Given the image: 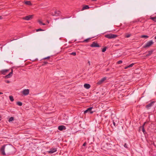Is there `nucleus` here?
Returning <instances> with one entry per match:
<instances>
[{"instance_id":"obj_6","label":"nucleus","mask_w":156,"mask_h":156,"mask_svg":"<svg viewBox=\"0 0 156 156\" xmlns=\"http://www.w3.org/2000/svg\"><path fill=\"white\" fill-rule=\"evenodd\" d=\"M29 90L28 89H25L22 91V93L24 95H27L29 93Z\"/></svg>"},{"instance_id":"obj_43","label":"nucleus","mask_w":156,"mask_h":156,"mask_svg":"<svg viewBox=\"0 0 156 156\" xmlns=\"http://www.w3.org/2000/svg\"><path fill=\"white\" fill-rule=\"evenodd\" d=\"M154 38L156 39V36Z\"/></svg>"},{"instance_id":"obj_31","label":"nucleus","mask_w":156,"mask_h":156,"mask_svg":"<svg viewBox=\"0 0 156 156\" xmlns=\"http://www.w3.org/2000/svg\"><path fill=\"white\" fill-rule=\"evenodd\" d=\"M134 65V63H132L130 65H129V66H128V67H129V68L133 66Z\"/></svg>"},{"instance_id":"obj_21","label":"nucleus","mask_w":156,"mask_h":156,"mask_svg":"<svg viewBox=\"0 0 156 156\" xmlns=\"http://www.w3.org/2000/svg\"><path fill=\"white\" fill-rule=\"evenodd\" d=\"M91 39V38H89L87 39H86L84 40L83 42H89V41Z\"/></svg>"},{"instance_id":"obj_5","label":"nucleus","mask_w":156,"mask_h":156,"mask_svg":"<svg viewBox=\"0 0 156 156\" xmlns=\"http://www.w3.org/2000/svg\"><path fill=\"white\" fill-rule=\"evenodd\" d=\"M107 78L106 77H104L102 78L101 80H99L97 83V84L98 85H100L102 83L105 81Z\"/></svg>"},{"instance_id":"obj_26","label":"nucleus","mask_w":156,"mask_h":156,"mask_svg":"<svg viewBox=\"0 0 156 156\" xmlns=\"http://www.w3.org/2000/svg\"><path fill=\"white\" fill-rule=\"evenodd\" d=\"M14 120V118L13 117H10L9 119V122H12L13 120Z\"/></svg>"},{"instance_id":"obj_25","label":"nucleus","mask_w":156,"mask_h":156,"mask_svg":"<svg viewBox=\"0 0 156 156\" xmlns=\"http://www.w3.org/2000/svg\"><path fill=\"white\" fill-rule=\"evenodd\" d=\"M17 104L19 106H21L23 104L21 102L18 101L17 102Z\"/></svg>"},{"instance_id":"obj_42","label":"nucleus","mask_w":156,"mask_h":156,"mask_svg":"<svg viewBox=\"0 0 156 156\" xmlns=\"http://www.w3.org/2000/svg\"><path fill=\"white\" fill-rule=\"evenodd\" d=\"M3 94V93L1 92H0V94Z\"/></svg>"},{"instance_id":"obj_17","label":"nucleus","mask_w":156,"mask_h":156,"mask_svg":"<svg viewBox=\"0 0 156 156\" xmlns=\"http://www.w3.org/2000/svg\"><path fill=\"white\" fill-rule=\"evenodd\" d=\"M116 119L117 120V121L116 120L115 121V120H113V124L115 126H117V123L118 122H119V120L118 119Z\"/></svg>"},{"instance_id":"obj_29","label":"nucleus","mask_w":156,"mask_h":156,"mask_svg":"<svg viewBox=\"0 0 156 156\" xmlns=\"http://www.w3.org/2000/svg\"><path fill=\"white\" fill-rule=\"evenodd\" d=\"M43 30H43L41 29V28L38 29H37L36 30V31L37 32L39 31H43Z\"/></svg>"},{"instance_id":"obj_7","label":"nucleus","mask_w":156,"mask_h":156,"mask_svg":"<svg viewBox=\"0 0 156 156\" xmlns=\"http://www.w3.org/2000/svg\"><path fill=\"white\" fill-rule=\"evenodd\" d=\"M33 16V15H28L23 17V19L25 20H29L32 19Z\"/></svg>"},{"instance_id":"obj_45","label":"nucleus","mask_w":156,"mask_h":156,"mask_svg":"<svg viewBox=\"0 0 156 156\" xmlns=\"http://www.w3.org/2000/svg\"><path fill=\"white\" fill-rule=\"evenodd\" d=\"M1 120V119H0V121Z\"/></svg>"},{"instance_id":"obj_34","label":"nucleus","mask_w":156,"mask_h":156,"mask_svg":"<svg viewBox=\"0 0 156 156\" xmlns=\"http://www.w3.org/2000/svg\"><path fill=\"white\" fill-rule=\"evenodd\" d=\"M106 48H104L102 49V52H104L106 51Z\"/></svg>"},{"instance_id":"obj_13","label":"nucleus","mask_w":156,"mask_h":156,"mask_svg":"<svg viewBox=\"0 0 156 156\" xmlns=\"http://www.w3.org/2000/svg\"><path fill=\"white\" fill-rule=\"evenodd\" d=\"M13 74V70L12 69L11 72H10L8 75H6L5 76V78H8L11 77Z\"/></svg>"},{"instance_id":"obj_38","label":"nucleus","mask_w":156,"mask_h":156,"mask_svg":"<svg viewBox=\"0 0 156 156\" xmlns=\"http://www.w3.org/2000/svg\"><path fill=\"white\" fill-rule=\"evenodd\" d=\"M6 83H10V81H9V80H6Z\"/></svg>"},{"instance_id":"obj_27","label":"nucleus","mask_w":156,"mask_h":156,"mask_svg":"<svg viewBox=\"0 0 156 156\" xmlns=\"http://www.w3.org/2000/svg\"><path fill=\"white\" fill-rule=\"evenodd\" d=\"M152 52V51H149L148 52V54L147 55V56H148L150 55H151Z\"/></svg>"},{"instance_id":"obj_37","label":"nucleus","mask_w":156,"mask_h":156,"mask_svg":"<svg viewBox=\"0 0 156 156\" xmlns=\"http://www.w3.org/2000/svg\"><path fill=\"white\" fill-rule=\"evenodd\" d=\"M86 144H87V143H86V142H85V143H84L83 144V146H85L86 145Z\"/></svg>"},{"instance_id":"obj_16","label":"nucleus","mask_w":156,"mask_h":156,"mask_svg":"<svg viewBox=\"0 0 156 156\" xmlns=\"http://www.w3.org/2000/svg\"><path fill=\"white\" fill-rule=\"evenodd\" d=\"M84 87L87 89H89L90 87V86L89 84L86 83L84 85Z\"/></svg>"},{"instance_id":"obj_15","label":"nucleus","mask_w":156,"mask_h":156,"mask_svg":"<svg viewBox=\"0 0 156 156\" xmlns=\"http://www.w3.org/2000/svg\"><path fill=\"white\" fill-rule=\"evenodd\" d=\"M90 8V7L88 5H83L82 9H81L82 11H83L85 9H87Z\"/></svg>"},{"instance_id":"obj_40","label":"nucleus","mask_w":156,"mask_h":156,"mask_svg":"<svg viewBox=\"0 0 156 156\" xmlns=\"http://www.w3.org/2000/svg\"><path fill=\"white\" fill-rule=\"evenodd\" d=\"M88 63H89V65H90V62L89 61H88Z\"/></svg>"},{"instance_id":"obj_35","label":"nucleus","mask_w":156,"mask_h":156,"mask_svg":"<svg viewBox=\"0 0 156 156\" xmlns=\"http://www.w3.org/2000/svg\"><path fill=\"white\" fill-rule=\"evenodd\" d=\"M124 146L125 147V148H127V144L126 143H125V144H124Z\"/></svg>"},{"instance_id":"obj_30","label":"nucleus","mask_w":156,"mask_h":156,"mask_svg":"<svg viewBox=\"0 0 156 156\" xmlns=\"http://www.w3.org/2000/svg\"><path fill=\"white\" fill-rule=\"evenodd\" d=\"M131 36V34H126V37L127 38Z\"/></svg>"},{"instance_id":"obj_23","label":"nucleus","mask_w":156,"mask_h":156,"mask_svg":"<svg viewBox=\"0 0 156 156\" xmlns=\"http://www.w3.org/2000/svg\"><path fill=\"white\" fill-rule=\"evenodd\" d=\"M38 22L39 24L41 25H45L44 23H43L42 21L40 20L38 21Z\"/></svg>"},{"instance_id":"obj_3","label":"nucleus","mask_w":156,"mask_h":156,"mask_svg":"<svg viewBox=\"0 0 156 156\" xmlns=\"http://www.w3.org/2000/svg\"><path fill=\"white\" fill-rule=\"evenodd\" d=\"M154 43L153 41L152 40L149 41L145 44L144 46V48H148L150 47L151 45Z\"/></svg>"},{"instance_id":"obj_1","label":"nucleus","mask_w":156,"mask_h":156,"mask_svg":"<svg viewBox=\"0 0 156 156\" xmlns=\"http://www.w3.org/2000/svg\"><path fill=\"white\" fill-rule=\"evenodd\" d=\"M12 147L11 146L7 145H4L0 149V152L1 154L3 156L6 155V154L5 152V149L6 151L9 152L11 150Z\"/></svg>"},{"instance_id":"obj_24","label":"nucleus","mask_w":156,"mask_h":156,"mask_svg":"<svg viewBox=\"0 0 156 156\" xmlns=\"http://www.w3.org/2000/svg\"><path fill=\"white\" fill-rule=\"evenodd\" d=\"M141 38H147L149 37V36L147 35H142L141 36Z\"/></svg>"},{"instance_id":"obj_18","label":"nucleus","mask_w":156,"mask_h":156,"mask_svg":"<svg viewBox=\"0 0 156 156\" xmlns=\"http://www.w3.org/2000/svg\"><path fill=\"white\" fill-rule=\"evenodd\" d=\"M24 3L28 5H31V2L30 1H27L24 2Z\"/></svg>"},{"instance_id":"obj_2","label":"nucleus","mask_w":156,"mask_h":156,"mask_svg":"<svg viewBox=\"0 0 156 156\" xmlns=\"http://www.w3.org/2000/svg\"><path fill=\"white\" fill-rule=\"evenodd\" d=\"M105 37L108 39H113L115 38L117 36L116 34H109L105 36Z\"/></svg>"},{"instance_id":"obj_44","label":"nucleus","mask_w":156,"mask_h":156,"mask_svg":"<svg viewBox=\"0 0 156 156\" xmlns=\"http://www.w3.org/2000/svg\"><path fill=\"white\" fill-rule=\"evenodd\" d=\"M1 118V116L0 115V118Z\"/></svg>"},{"instance_id":"obj_32","label":"nucleus","mask_w":156,"mask_h":156,"mask_svg":"<svg viewBox=\"0 0 156 156\" xmlns=\"http://www.w3.org/2000/svg\"><path fill=\"white\" fill-rule=\"evenodd\" d=\"M122 63V61L121 60H119L117 62V63L118 64H120Z\"/></svg>"},{"instance_id":"obj_19","label":"nucleus","mask_w":156,"mask_h":156,"mask_svg":"<svg viewBox=\"0 0 156 156\" xmlns=\"http://www.w3.org/2000/svg\"><path fill=\"white\" fill-rule=\"evenodd\" d=\"M144 124L142 126L141 128H142V130L144 133L145 132V131L144 128Z\"/></svg>"},{"instance_id":"obj_14","label":"nucleus","mask_w":156,"mask_h":156,"mask_svg":"<svg viewBox=\"0 0 156 156\" xmlns=\"http://www.w3.org/2000/svg\"><path fill=\"white\" fill-rule=\"evenodd\" d=\"M9 71V69H3L0 72L1 74L3 75H5L6 73Z\"/></svg>"},{"instance_id":"obj_28","label":"nucleus","mask_w":156,"mask_h":156,"mask_svg":"<svg viewBox=\"0 0 156 156\" xmlns=\"http://www.w3.org/2000/svg\"><path fill=\"white\" fill-rule=\"evenodd\" d=\"M70 55L75 56L76 55V53L75 52H73L70 54Z\"/></svg>"},{"instance_id":"obj_9","label":"nucleus","mask_w":156,"mask_h":156,"mask_svg":"<svg viewBox=\"0 0 156 156\" xmlns=\"http://www.w3.org/2000/svg\"><path fill=\"white\" fill-rule=\"evenodd\" d=\"M154 103L155 102L154 101L151 102L150 103L146 105V108L147 109H150V108L154 105Z\"/></svg>"},{"instance_id":"obj_36","label":"nucleus","mask_w":156,"mask_h":156,"mask_svg":"<svg viewBox=\"0 0 156 156\" xmlns=\"http://www.w3.org/2000/svg\"><path fill=\"white\" fill-rule=\"evenodd\" d=\"M44 64H43V65H44L47 63H48V62H43Z\"/></svg>"},{"instance_id":"obj_12","label":"nucleus","mask_w":156,"mask_h":156,"mask_svg":"<svg viewBox=\"0 0 156 156\" xmlns=\"http://www.w3.org/2000/svg\"><path fill=\"white\" fill-rule=\"evenodd\" d=\"M58 129L59 130L62 131L63 130L66 129V128L63 125H61L58 126Z\"/></svg>"},{"instance_id":"obj_20","label":"nucleus","mask_w":156,"mask_h":156,"mask_svg":"<svg viewBox=\"0 0 156 156\" xmlns=\"http://www.w3.org/2000/svg\"><path fill=\"white\" fill-rule=\"evenodd\" d=\"M150 19L155 22H156V16L154 17H151Z\"/></svg>"},{"instance_id":"obj_11","label":"nucleus","mask_w":156,"mask_h":156,"mask_svg":"<svg viewBox=\"0 0 156 156\" xmlns=\"http://www.w3.org/2000/svg\"><path fill=\"white\" fill-rule=\"evenodd\" d=\"M61 12L59 11H56L54 13H52V15L53 16H58L60 15Z\"/></svg>"},{"instance_id":"obj_10","label":"nucleus","mask_w":156,"mask_h":156,"mask_svg":"<svg viewBox=\"0 0 156 156\" xmlns=\"http://www.w3.org/2000/svg\"><path fill=\"white\" fill-rule=\"evenodd\" d=\"M90 47H99L100 46L97 43L95 42H93L92 44L90 45Z\"/></svg>"},{"instance_id":"obj_8","label":"nucleus","mask_w":156,"mask_h":156,"mask_svg":"<svg viewBox=\"0 0 156 156\" xmlns=\"http://www.w3.org/2000/svg\"><path fill=\"white\" fill-rule=\"evenodd\" d=\"M93 108L92 107H90L89 108H88L86 110L84 111V114L86 113L87 112H89L90 113L92 114V113L93 112V111H92L91 110Z\"/></svg>"},{"instance_id":"obj_22","label":"nucleus","mask_w":156,"mask_h":156,"mask_svg":"<svg viewBox=\"0 0 156 156\" xmlns=\"http://www.w3.org/2000/svg\"><path fill=\"white\" fill-rule=\"evenodd\" d=\"M9 99L11 101H14V99L13 97L12 96H9Z\"/></svg>"},{"instance_id":"obj_33","label":"nucleus","mask_w":156,"mask_h":156,"mask_svg":"<svg viewBox=\"0 0 156 156\" xmlns=\"http://www.w3.org/2000/svg\"><path fill=\"white\" fill-rule=\"evenodd\" d=\"M50 58V56H48L47 57L43 58L42 59H49Z\"/></svg>"},{"instance_id":"obj_4","label":"nucleus","mask_w":156,"mask_h":156,"mask_svg":"<svg viewBox=\"0 0 156 156\" xmlns=\"http://www.w3.org/2000/svg\"><path fill=\"white\" fill-rule=\"evenodd\" d=\"M57 151V149L56 148H51L50 149L49 151H47V152L49 154H52L56 152Z\"/></svg>"},{"instance_id":"obj_39","label":"nucleus","mask_w":156,"mask_h":156,"mask_svg":"<svg viewBox=\"0 0 156 156\" xmlns=\"http://www.w3.org/2000/svg\"><path fill=\"white\" fill-rule=\"evenodd\" d=\"M129 68V67H128V66H126V67H125V68H124V69H127V68Z\"/></svg>"},{"instance_id":"obj_41","label":"nucleus","mask_w":156,"mask_h":156,"mask_svg":"<svg viewBox=\"0 0 156 156\" xmlns=\"http://www.w3.org/2000/svg\"><path fill=\"white\" fill-rule=\"evenodd\" d=\"M2 17L1 16H0V20L2 19Z\"/></svg>"}]
</instances>
